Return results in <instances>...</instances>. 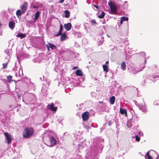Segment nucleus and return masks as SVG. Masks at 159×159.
Masks as SVG:
<instances>
[{"instance_id":"f03ea898","label":"nucleus","mask_w":159,"mask_h":159,"mask_svg":"<svg viewBox=\"0 0 159 159\" xmlns=\"http://www.w3.org/2000/svg\"><path fill=\"white\" fill-rule=\"evenodd\" d=\"M57 143V141L52 137L50 139L48 143V145L49 147H52L55 145Z\"/></svg>"},{"instance_id":"423d86ee","label":"nucleus","mask_w":159,"mask_h":159,"mask_svg":"<svg viewBox=\"0 0 159 159\" xmlns=\"http://www.w3.org/2000/svg\"><path fill=\"white\" fill-rule=\"evenodd\" d=\"M47 108L54 111H56L57 109V107H55L53 103H52L51 104H48L47 106Z\"/></svg>"},{"instance_id":"7c9ffc66","label":"nucleus","mask_w":159,"mask_h":159,"mask_svg":"<svg viewBox=\"0 0 159 159\" xmlns=\"http://www.w3.org/2000/svg\"><path fill=\"white\" fill-rule=\"evenodd\" d=\"M38 7H39L38 6H34L33 7V8H38Z\"/></svg>"},{"instance_id":"b1692460","label":"nucleus","mask_w":159,"mask_h":159,"mask_svg":"<svg viewBox=\"0 0 159 159\" xmlns=\"http://www.w3.org/2000/svg\"><path fill=\"white\" fill-rule=\"evenodd\" d=\"M7 79L8 80V81L9 82H10L12 80V76L11 75H9L7 76Z\"/></svg>"},{"instance_id":"f257e3e1","label":"nucleus","mask_w":159,"mask_h":159,"mask_svg":"<svg viewBox=\"0 0 159 159\" xmlns=\"http://www.w3.org/2000/svg\"><path fill=\"white\" fill-rule=\"evenodd\" d=\"M34 133V129L33 128H26L23 132V137L25 138H28L32 136Z\"/></svg>"},{"instance_id":"ddd939ff","label":"nucleus","mask_w":159,"mask_h":159,"mask_svg":"<svg viewBox=\"0 0 159 159\" xmlns=\"http://www.w3.org/2000/svg\"><path fill=\"white\" fill-rule=\"evenodd\" d=\"M61 36L60 37V40L63 41L65 40L67 38V36L66 33L61 34Z\"/></svg>"},{"instance_id":"5701e85b","label":"nucleus","mask_w":159,"mask_h":159,"mask_svg":"<svg viewBox=\"0 0 159 159\" xmlns=\"http://www.w3.org/2000/svg\"><path fill=\"white\" fill-rule=\"evenodd\" d=\"M105 15V13L104 11H102L101 15L98 16V17L100 19H102L104 18Z\"/></svg>"},{"instance_id":"dca6fc26","label":"nucleus","mask_w":159,"mask_h":159,"mask_svg":"<svg viewBox=\"0 0 159 159\" xmlns=\"http://www.w3.org/2000/svg\"><path fill=\"white\" fill-rule=\"evenodd\" d=\"M48 45L49 47L52 50L55 49L57 48V47L55 45L51 43H48Z\"/></svg>"},{"instance_id":"9d476101","label":"nucleus","mask_w":159,"mask_h":159,"mask_svg":"<svg viewBox=\"0 0 159 159\" xmlns=\"http://www.w3.org/2000/svg\"><path fill=\"white\" fill-rule=\"evenodd\" d=\"M40 14V12L39 11H38L35 13L34 14V22L36 21V20L37 19L39 18Z\"/></svg>"},{"instance_id":"a878e982","label":"nucleus","mask_w":159,"mask_h":159,"mask_svg":"<svg viewBox=\"0 0 159 159\" xmlns=\"http://www.w3.org/2000/svg\"><path fill=\"white\" fill-rule=\"evenodd\" d=\"M92 25H96L97 24V22L94 19H92L91 21Z\"/></svg>"},{"instance_id":"7ed1b4c3","label":"nucleus","mask_w":159,"mask_h":159,"mask_svg":"<svg viewBox=\"0 0 159 159\" xmlns=\"http://www.w3.org/2000/svg\"><path fill=\"white\" fill-rule=\"evenodd\" d=\"M4 135L7 139L8 144H10L12 141L11 134L7 132H4Z\"/></svg>"},{"instance_id":"39448f33","label":"nucleus","mask_w":159,"mask_h":159,"mask_svg":"<svg viewBox=\"0 0 159 159\" xmlns=\"http://www.w3.org/2000/svg\"><path fill=\"white\" fill-rule=\"evenodd\" d=\"M90 116L89 113L86 111L83 113L82 115V117L84 121H87L89 119Z\"/></svg>"},{"instance_id":"2f4dec72","label":"nucleus","mask_w":159,"mask_h":159,"mask_svg":"<svg viewBox=\"0 0 159 159\" xmlns=\"http://www.w3.org/2000/svg\"><path fill=\"white\" fill-rule=\"evenodd\" d=\"M46 46L48 48V51H49L50 49L49 48V45H46Z\"/></svg>"},{"instance_id":"e433bc0d","label":"nucleus","mask_w":159,"mask_h":159,"mask_svg":"<svg viewBox=\"0 0 159 159\" xmlns=\"http://www.w3.org/2000/svg\"><path fill=\"white\" fill-rule=\"evenodd\" d=\"M99 102L100 103H103V102Z\"/></svg>"},{"instance_id":"6e6552de","label":"nucleus","mask_w":159,"mask_h":159,"mask_svg":"<svg viewBox=\"0 0 159 159\" xmlns=\"http://www.w3.org/2000/svg\"><path fill=\"white\" fill-rule=\"evenodd\" d=\"M64 27L66 31H69L70 30L71 28V24L70 23H68L67 24L64 25Z\"/></svg>"},{"instance_id":"c756f323","label":"nucleus","mask_w":159,"mask_h":159,"mask_svg":"<svg viewBox=\"0 0 159 159\" xmlns=\"http://www.w3.org/2000/svg\"><path fill=\"white\" fill-rule=\"evenodd\" d=\"M93 6L94 7H95V8H96L97 9H98V7L97 5L94 4L93 5Z\"/></svg>"},{"instance_id":"f8f14e48","label":"nucleus","mask_w":159,"mask_h":159,"mask_svg":"<svg viewBox=\"0 0 159 159\" xmlns=\"http://www.w3.org/2000/svg\"><path fill=\"white\" fill-rule=\"evenodd\" d=\"M75 75L77 76H82L83 73L81 70L78 69L76 71Z\"/></svg>"},{"instance_id":"0eeeda50","label":"nucleus","mask_w":159,"mask_h":159,"mask_svg":"<svg viewBox=\"0 0 159 159\" xmlns=\"http://www.w3.org/2000/svg\"><path fill=\"white\" fill-rule=\"evenodd\" d=\"M27 3L26 2H24V4L20 7V8L22 11V13H24L27 10Z\"/></svg>"},{"instance_id":"a211bd4d","label":"nucleus","mask_w":159,"mask_h":159,"mask_svg":"<svg viewBox=\"0 0 159 159\" xmlns=\"http://www.w3.org/2000/svg\"><path fill=\"white\" fill-rule=\"evenodd\" d=\"M121 67L123 70H125L126 69V65L125 62L123 61L121 64Z\"/></svg>"},{"instance_id":"9b49d317","label":"nucleus","mask_w":159,"mask_h":159,"mask_svg":"<svg viewBox=\"0 0 159 159\" xmlns=\"http://www.w3.org/2000/svg\"><path fill=\"white\" fill-rule=\"evenodd\" d=\"M15 23L14 21H11L9 23V27L10 29H13L15 26Z\"/></svg>"},{"instance_id":"473e14b6","label":"nucleus","mask_w":159,"mask_h":159,"mask_svg":"<svg viewBox=\"0 0 159 159\" xmlns=\"http://www.w3.org/2000/svg\"><path fill=\"white\" fill-rule=\"evenodd\" d=\"M65 0H60V2L61 3H63Z\"/></svg>"},{"instance_id":"4c0bfd02","label":"nucleus","mask_w":159,"mask_h":159,"mask_svg":"<svg viewBox=\"0 0 159 159\" xmlns=\"http://www.w3.org/2000/svg\"><path fill=\"white\" fill-rule=\"evenodd\" d=\"M155 69V68L154 67H152V70L153 69Z\"/></svg>"},{"instance_id":"2eb2a0df","label":"nucleus","mask_w":159,"mask_h":159,"mask_svg":"<svg viewBox=\"0 0 159 159\" xmlns=\"http://www.w3.org/2000/svg\"><path fill=\"white\" fill-rule=\"evenodd\" d=\"M115 97L114 96L111 97L110 98V102L111 104H113L115 103Z\"/></svg>"},{"instance_id":"cd10ccee","label":"nucleus","mask_w":159,"mask_h":159,"mask_svg":"<svg viewBox=\"0 0 159 159\" xmlns=\"http://www.w3.org/2000/svg\"><path fill=\"white\" fill-rule=\"evenodd\" d=\"M135 140L136 141L139 142L140 140V138L138 135H136L135 136Z\"/></svg>"},{"instance_id":"6ab92c4d","label":"nucleus","mask_w":159,"mask_h":159,"mask_svg":"<svg viewBox=\"0 0 159 159\" xmlns=\"http://www.w3.org/2000/svg\"><path fill=\"white\" fill-rule=\"evenodd\" d=\"M65 14V16L66 18H68L70 16V13L68 10H65L64 11Z\"/></svg>"},{"instance_id":"aec40b11","label":"nucleus","mask_w":159,"mask_h":159,"mask_svg":"<svg viewBox=\"0 0 159 159\" xmlns=\"http://www.w3.org/2000/svg\"><path fill=\"white\" fill-rule=\"evenodd\" d=\"M23 13H22V11H21L19 9L16 12V15L18 18L19 16H20L21 14Z\"/></svg>"},{"instance_id":"f3484780","label":"nucleus","mask_w":159,"mask_h":159,"mask_svg":"<svg viewBox=\"0 0 159 159\" xmlns=\"http://www.w3.org/2000/svg\"><path fill=\"white\" fill-rule=\"evenodd\" d=\"M17 37H20L21 39L25 38L26 37V35L22 33H19L16 35Z\"/></svg>"},{"instance_id":"412c9836","label":"nucleus","mask_w":159,"mask_h":159,"mask_svg":"<svg viewBox=\"0 0 159 159\" xmlns=\"http://www.w3.org/2000/svg\"><path fill=\"white\" fill-rule=\"evenodd\" d=\"M102 67L104 71L107 72L108 71V67L105 64L103 65Z\"/></svg>"},{"instance_id":"20e7f679","label":"nucleus","mask_w":159,"mask_h":159,"mask_svg":"<svg viewBox=\"0 0 159 159\" xmlns=\"http://www.w3.org/2000/svg\"><path fill=\"white\" fill-rule=\"evenodd\" d=\"M108 4L112 12H115L116 11V5L112 2H109Z\"/></svg>"},{"instance_id":"1a4fd4ad","label":"nucleus","mask_w":159,"mask_h":159,"mask_svg":"<svg viewBox=\"0 0 159 159\" xmlns=\"http://www.w3.org/2000/svg\"><path fill=\"white\" fill-rule=\"evenodd\" d=\"M63 30V26L61 24L60 25V30L58 33L55 35V36L56 37L58 36L61 34L62 31Z\"/></svg>"},{"instance_id":"f704fd0d","label":"nucleus","mask_w":159,"mask_h":159,"mask_svg":"<svg viewBox=\"0 0 159 159\" xmlns=\"http://www.w3.org/2000/svg\"><path fill=\"white\" fill-rule=\"evenodd\" d=\"M123 22V21H122V20L121 19V20L120 21V25H122V24Z\"/></svg>"},{"instance_id":"c9c22d12","label":"nucleus","mask_w":159,"mask_h":159,"mask_svg":"<svg viewBox=\"0 0 159 159\" xmlns=\"http://www.w3.org/2000/svg\"><path fill=\"white\" fill-rule=\"evenodd\" d=\"M106 64H108V61H107L106 62Z\"/></svg>"},{"instance_id":"c85d7f7f","label":"nucleus","mask_w":159,"mask_h":159,"mask_svg":"<svg viewBox=\"0 0 159 159\" xmlns=\"http://www.w3.org/2000/svg\"><path fill=\"white\" fill-rule=\"evenodd\" d=\"M78 66H75V67H74L73 68H72V70H75L76 69H78Z\"/></svg>"},{"instance_id":"72a5a7b5","label":"nucleus","mask_w":159,"mask_h":159,"mask_svg":"<svg viewBox=\"0 0 159 159\" xmlns=\"http://www.w3.org/2000/svg\"><path fill=\"white\" fill-rule=\"evenodd\" d=\"M111 121H110L109 122V123H108V125H111Z\"/></svg>"},{"instance_id":"bb28decb","label":"nucleus","mask_w":159,"mask_h":159,"mask_svg":"<svg viewBox=\"0 0 159 159\" xmlns=\"http://www.w3.org/2000/svg\"><path fill=\"white\" fill-rule=\"evenodd\" d=\"M7 64H8L7 62L6 63H5V64H2V65H3L2 68L4 69H6V68H7Z\"/></svg>"},{"instance_id":"4468645a","label":"nucleus","mask_w":159,"mask_h":159,"mask_svg":"<svg viewBox=\"0 0 159 159\" xmlns=\"http://www.w3.org/2000/svg\"><path fill=\"white\" fill-rule=\"evenodd\" d=\"M120 112L122 115L125 114V116H127V111L125 109H122L120 108Z\"/></svg>"},{"instance_id":"4be33fe9","label":"nucleus","mask_w":159,"mask_h":159,"mask_svg":"<svg viewBox=\"0 0 159 159\" xmlns=\"http://www.w3.org/2000/svg\"><path fill=\"white\" fill-rule=\"evenodd\" d=\"M149 152L148 151L146 154V155L145 156V158L146 159H153L152 157L150 156L149 154Z\"/></svg>"},{"instance_id":"393cba45","label":"nucleus","mask_w":159,"mask_h":159,"mask_svg":"<svg viewBox=\"0 0 159 159\" xmlns=\"http://www.w3.org/2000/svg\"><path fill=\"white\" fill-rule=\"evenodd\" d=\"M121 19L122 21H127L128 20V17L126 16H122L121 17Z\"/></svg>"}]
</instances>
